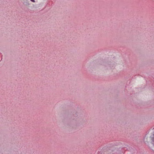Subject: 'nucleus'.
<instances>
[{"label":"nucleus","instance_id":"nucleus-1","mask_svg":"<svg viewBox=\"0 0 154 154\" xmlns=\"http://www.w3.org/2000/svg\"><path fill=\"white\" fill-rule=\"evenodd\" d=\"M152 143L154 145V134L152 137Z\"/></svg>","mask_w":154,"mask_h":154},{"label":"nucleus","instance_id":"nucleus-2","mask_svg":"<svg viewBox=\"0 0 154 154\" xmlns=\"http://www.w3.org/2000/svg\"><path fill=\"white\" fill-rule=\"evenodd\" d=\"M30 1L32 2H35V1L34 0H30Z\"/></svg>","mask_w":154,"mask_h":154}]
</instances>
